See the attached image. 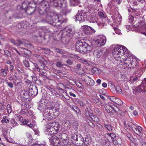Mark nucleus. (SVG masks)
<instances>
[{
  "label": "nucleus",
  "mask_w": 146,
  "mask_h": 146,
  "mask_svg": "<svg viewBox=\"0 0 146 146\" xmlns=\"http://www.w3.org/2000/svg\"><path fill=\"white\" fill-rule=\"evenodd\" d=\"M45 16L44 21L53 25L59 26L64 21V19L62 15L52 11L48 13Z\"/></svg>",
  "instance_id": "f257e3e1"
},
{
  "label": "nucleus",
  "mask_w": 146,
  "mask_h": 146,
  "mask_svg": "<svg viewBox=\"0 0 146 146\" xmlns=\"http://www.w3.org/2000/svg\"><path fill=\"white\" fill-rule=\"evenodd\" d=\"M75 49L76 51L82 54L88 53L92 49V44L89 40L84 42L78 40L76 44Z\"/></svg>",
  "instance_id": "f03ea898"
},
{
  "label": "nucleus",
  "mask_w": 146,
  "mask_h": 146,
  "mask_svg": "<svg viewBox=\"0 0 146 146\" xmlns=\"http://www.w3.org/2000/svg\"><path fill=\"white\" fill-rule=\"evenodd\" d=\"M127 48L123 46L119 45L116 46L113 50V56L115 58H118L123 55V54L125 53Z\"/></svg>",
  "instance_id": "7ed1b4c3"
},
{
  "label": "nucleus",
  "mask_w": 146,
  "mask_h": 146,
  "mask_svg": "<svg viewBox=\"0 0 146 146\" xmlns=\"http://www.w3.org/2000/svg\"><path fill=\"white\" fill-rule=\"evenodd\" d=\"M49 2L51 5L56 7L63 6L66 7L67 5L66 1L64 0H48V2Z\"/></svg>",
  "instance_id": "20e7f679"
},
{
  "label": "nucleus",
  "mask_w": 146,
  "mask_h": 146,
  "mask_svg": "<svg viewBox=\"0 0 146 146\" xmlns=\"http://www.w3.org/2000/svg\"><path fill=\"white\" fill-rule=\"evenodd\" d=\"M87 13L88 14V12H85L83 10L78 11L75 16L76 20L80 21H84L87 17Z\"/></svg>",
  "instance_id": "39448f33"
},
{
  "label": "nucleus",
  "mask_w": 146,
  "mask_h": 146,
  "mask_svg": "<svg viewBox=\"0 0 146 146\" xmlns=\"http://www.w3.org/2000/svg\"><path fill=\"white\" fill-rule=\"evenodd\" d=\"M106 41V37L104 35H100L98 36L95 43L98 46H101L104 45Z\"/></svg>",
  "instance_id": "423d86ee"
},
{
  "label": "nucleus",
  "mask_w": 146,
  "mask_h": 146,
  "mask_svg": "<svg viewBox=\"0 0 146 146\" xmlns=\"http://www.w3.org/2000/svg\"><path fill=\"white\" fill-rule=\"evenodd\" d=\"M136 91L139 92H146V79H144L141 84L135 89Z\"/></svg>",
  "instance_id": "0eeeda50"
},
{
  "label": "nucleus",
  "mask_w": 146,
  "mask_h": 146,
  "mask_svg": "<svg viewBox=\"0 0 146 146\" xmlns=\"http://www.w3.org/2000/svg\"><path fill=\"white\" fill-rule=\"evenodd\" d=\"M28 90L29 96H34L38 94V90L35 86H30Z\"/></svg>",
  "instance_id": "6e6552de"
},
{
  "label": "nucleus",
  "mask_w": 146,
  "mask_h": 146,
  "mask_svg": "<svg viewBox=\"0 0 146 146\" xmlns=\"http://www.w3.org/2000/svg\"><path fill=\"white\" fill-rule=\"evenodd\" d=\"M49 142L53 146H58L59 145L60 141L58 137L54 135L49 138Z\"/></svg>",
  "instance_id": "1a4fd4ad"
},
{
  "label": "nucleus",
  "mask_w": 146,
  "mask_h": 146,
  "mask_svg": "<svg viewBox=\"0 0 146 146\" xmlns=\"http://www.w3.org/2000/svg\"><path fill=\"white\" fill-rule=\"evenodd\" d=\"M46 126V127L45 129L47 132L46 133V134L48 135H51L55 134L58 131L57 130H55V129L52 126H49V123Z\"/></svg>",
  "instance_id": "9d476101"
},
{
  "label": "nucleus",
  "mask_w": 146,
  "mask_h": 146,
  "mask_svg": "<svg viewBox=\"0 0 146 146\" xmlns=\"http://www.w3.org/2000/svg\"><path fill=\"white\" fill-rule=\"evenodd\" d=\"M8 72V67L7 66L5 65L4 68L0 70V74L2 76L5 77L7 76Z\"/></svg>",
  "instance_id": "9b49d317"
},
{
  "label": "nucleus",
  "mask_w": 146,
  "mask_h": 146,
  "mask_svg": "<svg viewBox=\"0 0 146 146\" xmlns=\"http://www.w3.org/2000/svg\"><path fill=\"white\" fill-rule=\"evenodd\" d=\"M110 100L113 102L119 105H121L123 104L122 101L120 99L114 96L109 97Z\"/></svg>",
  "instance_id": "f8f14e48"
},
{
  "label": "nucleus",
  "mask_w": 146,
  "mask_h": 146,
  "mask_svg": "<svg viewBox=\"0 0 146 146\" xmlns=\"http://www.w3.org/2000/svg\"><path fill=\"white\" fill-rule=\"evenodd\" d=\"M142 128L139 126H135L134 129L133 130L134 132L137 135L140 136H142L143 135V131L142 130Z\"/></svg>",
  "instance_id": "ddd939ff"
},
{
  "label": "nucleus",
  "mask_w": 146,
  "mask_h": 146,
  "mask_svg": "<svg viewBox=\"0 0 146 146\" xmlns=\"http://www.w3.org/2000/svg\"><path fill=\"white\" fill-rule=\"evenodd\" d=\"M129 58V60L130 61V64L132 65V66H136V65L139 60L138 58L133 56H130Z\"/></svg>",
  "instance_id": "4468645a"
},
{
  "label": "nucleus",
  "mask_w": 146,
  "mask_h": 146,
  "mask_svg": "<svg viewBox=\"0 0 146 146\" xmlns=\"http://www.w3.org/2000/svg\"><path fill=\"white\" fill-rule=\"evenodd\" d=\"M98 48H94L93 53L95 56L97 58H100L102 55V53L101 51V50H99Z\"/></svg>",
  "instance_id": "2eb2a0df"
},
{
  "label": "nucleus",
  "mask_w": 146,
  "mask_h": 146,
  "mask_svg": "<svg viewBox=\"0 0 146 146\" xmlns=\"http://www.w3.org/2000/svg\"><path fill=\"white\" fill-rule=\"evenodd\" d=\"M82 29L83 32L86 35L90 34V31L91 29V27L87 25L83 26L82 27Z\"/></svg>",
  "instance_id": "dca6fc26"
},
{
  "label": "nucleus",
  "mask_w": 146,
  "mask_h": 146,
  "mask_svg": "<svg viewBox=\"0 0 146 146\" xmlns=\"http://www.w3.org/2000/svg\"><path fill=\"white\" fill-rule=\"evenodd\" d=\"M75 33L74 28L73 27H69L66 30V35L69 36H72Z\"/></svg>",
  "instance_id": "f3484780"
},
{
  "label": "nucleus",
  "mask_w": 146,
  "mask_h": 146,
  "mask_svg": "<svg viewBox=\"0 0 146 146\" xmlns=\"http://www.w3.org/2000/svg\"><path fill=\"white\" fill-rule=\"evenodd\" d=\"M49 125L52 126L55 129V130L58 131L60 127V125L57 122H54L52 123H49Z\"/></svg>",
  "instance_id": "a211bd4d"
},
{
  "label": "nucleus",
  "mask_w": 146,
  "mask_h": 146,
  "mask_svg": "<svg viewBox=\"0 0 146 146\" xmlns=\"http://www.w3.org/2000/svg\"><path fill=\"white\" fill-rule=\"evenodd\" d=\"M105 108L106 110L108 112L113 113L115 111L114 108L109 105H106L105 106Z\"/></svg>",
  "instance_id": "6ab92c4d"
},
{
  "label": "nucleus",
  "mask_w": 146,
  "mask_h": 146,
  "mask_svg": "<svg viewBox=\"0 0 146 146\" xmlns=\"http://www.w3.org/2000/svg\"><path fill=\"white\" fill-rule=\"evenodd\" d=\"M84 141V139L81 135L80 134H79L78 138L77 140H76V141H77V143L79 144V145H81L83 144Z\"/></svg>",
  "instance_id": "aec40b11"
},
{
  "label": "nucleus",
  "mask_w": 146,
  "mask_h": 146,
  "mask_svg": "<svg viewBox=\"0 0 146 146\" xmlns=\"http://www.w3.org/2000/svg\"><path fill=\"white\" fill-rule=\"evenodd\" d=\"M91 142V139L90 136L89 135H87L85 138V140L84 142V145L86 146H88L90 144Z\"/></svg>",
  "instance_id": "412c9836"
},
{
  "label": "nucleus",
  "mask_w": 146,
  "mask_h": 146,
  "mask_svg": "<svg viewBox=\"0 0 146 146\" xmlns=\"http://www.w3.org/2000/svg\"><path fill=\"white\" fill-rule=\"evenodd\" d=\"M58 146H71L70 144H68V141L67 140H62L59 143Z\"/></svg>",
  "instance_id": "4be33fe9"
},
{
  "label": "nucleus",
  "mask_w": 146,
  "mask_h": 146,
  "mask_svg": "<svg viewBox=\"0 0 146 146\" xmlns=\"http://www.w3.org/2000/svg\"><path fill=\"white\" fill-rule=\"evenodd\" d=\"M70 5L75 6L78 5L80 3V0H69Z\"/></svg>",
  "instance_id": "5701e85b"
},
{
  "label": "nucleus",
  "mask_w": 146,
  "mask_h": 146,
  "mask_svg": "<svg viewBox=\"0 0 146 146\" xmlns=\"http://www.w3.org/2000/svg\"><path fill=\"white\" fill-rule=\"evenodd\" d=\"M104 127L109 131H112L113 127L110 124H107L106 123H104Z\"/></svg>",
  "instance_id": "b1692460"
},
{
  "label": "nucleus",
  "mask_w": 146,
  "mask_h": 146,
  "mask_svg": "<svg viewBox=\"0 0 146 146\" xmlns=\"http://www.w3.org/2000/svg\"><path fill=\"white\" fill-rule=\"evenodd\" d=\"M107 135L111 137L113 143H115V144H116V143L117 141L115 139V138L116 137V135L113 133H108L107 134Z\"/></svg>",
  "instance_id": "393cba45"
},
{
  "label": "nucleus",
  "mask_w": 146,
  "mask_h": 146,
  "mask_svg": "<svg viewBox=\"0 0 146 146\" xmlns=\"http://www.w3.org/2000/svg\"><path fill=\"white\" fill-rule=\"evenodd\" d=\"M61 90L62 92V93L61 94L62 96L66 99L67 100H69L70 97L66 92L64 91L63 89H61Z\"/></svg>",
  "instance_id": "a878e982"
},
{
  "label": "nucleus",
  "mask_w": 146,
  "mask_h": 146,
  "mask_svg": "<svg viewBox=\"0 0 146 146\" xmlns=\"http://www.w3.org/2000/svg\"><path fill=\"white\" fill-rule=\"evenodd\" d=\"M61 140H67V134L65 133H61L59 135Z\"/></svg>",
  "instance_id": "bb28decb"
},
{
  "label": "nucleus",
  "mask_w": 146,
  "mask_h": 146,
  "mask_svg": "<svg viewBox=\"0 0 146 146\" xmlns=\"http://www.w3.org/2000/svg\"><path fill=\"white\" fill-rule=\"evenodd\" d=\"M46 107L45 104L43 103L40 104L38 107V109L40 111H42Z\"/></svg>",
  "instance_id": "cd10ccee"
},
{
  "label": "nucleus",
  "mask_w": 146,
  "mask_h": 146,
  "mask_svg": "<svg viewBox=\"0 0 146 146\" xmlns=\"http://www.w3.org/2000/svg\"><path fill=\"white\" fill-rule=\"evenodd\" d=\"M79 134L77 133L73 134L72 136V139L74 141H76L78 138Z\"/></svg>",
  "instance_id": "c85d7f7f"
},
{
  "label": "nucleus",
  "mask_w": 146,
  "mask_h": 146,
  "mask_svg": "<svg viewBox=\"0 0 146 146\" xmlns=\"http://www.w3.org/2000/svg\"><path fill=\"white\" fill-rule=\"evenodd\" d=\"M50 108L52 110L55 111L56 112L59 109V107L58 106V104H56L54 106H52L50 107Z\"/></svg>",
  "instance_id": "c756f323"
},
{
  "label": "nucleus",
  "mask_w": 146,
  "mask_h": 146,
  "mask_svg": "<svg viewBox=\"0 0 146 146\" xmlns=\"http://www.w3.org/2000/svg\"><path fill=\"white\" fill-rule=\"evenodd\" d=\"M22 93L23 94V97L25 98L26 99L29 96L28 95V94H29V92L28 93L27 91H25V90L23 91Z\"/></svg>",
  "instance_id": "7c9ffc66"
},
{
  "label": "nucleus",
  "mask_w": 146,
  "mask_h": 146,
  "mask_svg": "<svg viewBox=\"0 0 146 146\" xmlns=\"http://www.w3.org/2000/svg\"><path fill=\"white\" fill-rule=\"evenodd\" d=\"M2 123H8L9 122V119L7 118V117L6 116L3 117V119L1 121Z\"/></svg>",
  "instance_id": "2f4dec72"
},
{
  "label": "nucleus",
  "mask_w": 146,
  "mask_h": 146,
  "mask_svg": "<svg viewBox=\"0 0 146 146\" xmlns=\"http://www.w3.org/2000/svg\"><path fill=\"white\" fill-rule=\"evenodd\" d=\"M72 109L76 113H79L80 112V109L77 107L76 106H73L72 108Z\"/></svg>",
  "instance_id": "473e14b6"
},
{
  "label": "nucleus",
  "mask_w": 146,
  "mask_h": 146,
  "mask_svg": "<svg viewBox=\"0 0 146 146\" xmlns=\"http://www.w3.org/2000/svg\"><path fill=\"white\" fill-rule=\"evenodd\" d=\"M56 66L58 67H62L64 66H68L66 64H62L61 62H58L56 63Z\"/></svg>",
  "instance_id": "72a5a7b5"
},
{
  "label": "nucleus",
  "mask_w": 146,
  "mask_h": 146,
  "mask_svg": "<svg viewBox=\"0 0 146 146\" xmlns=\"http://www.w3.org/2000/svg\"><path fill=\"white\" fill-rule=\"evenodd\" d=\"M7 110L8 113H10L12 112V110L11 106L8 104L7 106Z\"/></svg>",
  "instance_id": "f704fd0d"
},
{
  "label": "nucleus",
  "mask_w": 146,
  "mask_h": 146,
  "mask_svg": "<svg viewBox=\"0 0 146 146\" xmlns=\"http://www.w3.org/2000/svg\"><path fill=\"white\" fill-rule=\"evenodd\" d=\"M40 76L44 80H45V79L47 78V77L45 74H43L42 73H40L39 74Z\"/></svg>",
  "instance_id": "c9c22d12"
},
{
  "label": "nucleus",
  "mask_w": 146,
  "mask_h": 146,
  "mask_svg": "<svg viewBox=\"0 0 146 146\" xmlns=\"http://www.w3.org/2000/svg\"><path fill=\"white\" fill-rule=\"evenodd\" d=\"M94 121L98 122L99 121V119L98 118L96 115H94L91 118Z\"/></svg>",
  "instance_id": "e433bc0d"
},
{
  "label": "nucleus",
  "mask_w": 146,
  "mask_h": 146,
  "mask_svg": "<svg viewBox=\"0 0 146 146\" xmlns=\"http://www.w3.org/2000/svg\"><path fill=\"white\" fill-rule=\"evenodd\" d=\"M10 121L11 123L13 125V126L18 125L17 123L15 121V120L14 119H11Z\"/></svg>",
  "instance_id": "4c0bfd02"
},
{
  "label": "nucleus",
  "mask_w": 146,
  "mask_h": 146,
  "mask_svg": "<svg viewBox=\"0 0 146 146\" xmlns=\"http://www.w3.org/2000/svg\"><path fill=\"white\" fill-rule=\"evenodd\" d=\"M116 91L119 93H121L122 92V90L121 88L119 86H117L116 87Z\"/></svg>",
  "instance_id": "58836bf2"
},
{
  "label": "nucleus",
  "mask_w": 146,
  "mask_h": 146,
  "mask_svg": "<svg viewBox=\"0 0 146 146\" xmlns=\"http://www.w3.org/2000/svg\"><path fill=\"white\" fill-rule=\"evenodd\" d=\"M4 54L7 56L10 57L11 56V52L7 50H4Z\"/></svg>",
  "instance_id": "ea45409f"
},
{
  "label": "nucleus",
  "mask_w": 146,
  "mask_h": 146,
  "mask_svg": "<svg viewBox=\"0 0 146 146\" xmlns=\"http://www.w3.org/2000/svg\"><path fill=\"white\" fill-rule=\"evenodd\" d=\"M96 18L97 17L94 15H92L90 17V19L92 22H94Z\"/></svg>",
  "instance_id": "a19ab883"
},
{
  "label": "nucleus",
  "mask_w": 146,
  "mask_h": 146,
  "mask_svg": "<svg viewBox=\"0 0 146 146\" xmlns=\"http://www.w3.org/2000/svg\"><path fill=\"white\" fill-rule=\"evenodd\" d=\"M23 63L24 65L27 67H29V64L28 61L25 60L23 61Z\"/></svg>",
  "instance_id": "79ce46f5"
},
{
  "label": "nucleus",
  "mask_w": 146,
  "mask_h": 146,
  "mask_svg": "<svg viewBox=\"0 0 146 146\" xmlns=\"http://www.w3.org/2000/svg\"><path fill=\"white\" fill-rule=\"evenodd\" d=\"M90 82L88 84L90 86H93L94 84V81L90 78Z\"/></svg>",
  "instance_id": "37998d69"
},
{
  "label": "nucleus",
  "mask_w": 146,
  "mask_h": 146,
  "mask_svg": "<svg viewBox=\"0 0 146 146\" xmlns=\"http://www.w3.org/2000/svg\"><path fill=\"white\" fill-rule=\"evenodd\" d=\"M23 44V43L20 40H17L16 41L15 45L18 46Z\"/></svg>",
  "instance_id": "c03bdc74"
},
{
  "label": "nucleus",
  "mask_w": 146,
  "mask_h": 146,
  "mask_svg": "<svg viewBox=\"0 0 146 146\" xmlns=\"http://www.w3.org/2000/svg\"><path fill=\"white\" fill-rule=\"evenodd\" d=\"M72 125L73 126H75V128L77 129V127L78 125V122L76 121H74L72 122Z\"/></svg>",
  "instance_id": "a18cd8bd"
},
{
  "label": "nucleus",
  "mask_w": 146,
  "mask_h": 146,
  "mask_svg": "<svg viewBox=\"0 0 146 146\" xmlns=\"http://www.w3.org/2000/svg\"><path fill=\"white\" fill-rule=\"evenodd\" d=\"M56 52L61 54H64L65 53L64 51L63 50H61L58 48L56 49Z\"/></svg>",
  "instance_id": "49530a36"
},
{
  "label": "nucleus",
  "mask_w": 146,
  "mask_h": 146,
  "mask_svg": "<svg viewBox=\"0 0 146 146\" xmlns=\"http://www.w3.org/2000/svg\"><path fill=\"white\" fill-rule=\"evenodd\" d=\"M5 106L4 105L3 102L0 103V109L1 110H3L4 109Z\"/></svg>",
  "instance_id": "de8ad7c7"
},
{
  "label": "nucleus",
  "mask_w": 146,
  "mask_h": 146,
  "mask_svg": "<svg viewBox=\"0 0 146 146\" xmlns=\"http://www.w3.org/2000/svg\"><path fill=\"white\" fill-rule=\"evenodd\" d=\"M41 29L42 31L44 33H47L48 32V29H47L45 27H43L41 28Z\"/></svg>",
  "instance_id": "09e8293b"
},
{
  "label": "nucleus",
  "mask_w": 146,
  "mask_h": 146,
  "mask_svg": "<svg viewBox=\"0 0 146 146\" xmlns=\"http://www.w3.org/2000/svg\"><path fill=\"white\" fill-rule=\"evenodd\" d=\"M129 20L130 23L133 22L134 20V17L132 15L129 16Z\"/></svg>",
  "instance_id": "8fccbe9b"
},
{
  "label": "nucleus",
  "mask_w": 146,
  "mask_h": 146,
  "mask_svg": "<svg viewBox=\"0 0 146 146\" xmlns=\"http://www.w3.org/2000/svg\"><path fill=\"white\" fill-rule=\"evenodd\" d=\"M29 121L27 120L24 119L23 121L22 122V125H25L27 124V123H29Z\"/></svg>",
  "instance_id": "3c124183"
},
{
  "label": "nucleus",
  "mask_w": 146,
  "mask_h": 146,
  "mask_svg": "<svg viewBox=\"0 0 146 146\" xmlns=\"http://www.w3.org/2000/svg\"><path fill=\"white\" fill-rule=\"evenodd\" d=\"M99 16L100 18H102L104 17V15L103 13L100 11L98 13Z\"/></svg>",
  "instance_id": "603ef678"
},
{
  "label": "nucleus",
  "mask_w": 146,
  "mask_h": 146,
  "mask_svg": "<svg viewBox=\"0 0 146 146\" xmlns=\"http://www.w3.org/2000/svg\"><path fill=\"white\" fill-rule=\"evenodd\" d=\"M115 17L116 19H120L122 18L121 15L118 13L115 15Z\"/></svg>",
  "instance_id": "864d4df0"
},
{
  "label": "nucleus",
  "mask_w": 146,
  "mask_h": 146,
  "mask_svg": "<svg viewBox=\"0 0 146 146\" xmlns=\"http://www.w3.org/2000/svg\"><path fill=\"white\" fill-rule=\"evenodd\" d=\"M8 79L9 80L12 81L15 80V77H13L12 75H10L8 78Z\"/></svg>",
  "instance_id": "5fc2aeb1"
},
{
  "label": "nucleus",
  "mask_w": 146,
  "mask_h": 146,
  "mask_svg": "<svg viewBox=\"0 0 146 146\" xmlns=\"http://www.w3.org/2000/svg\"><path fill=\"white\" fill-rule=\"evenodd\" d=\"M99 70V69L96 67H94L92 68V70L93 72H96L98 71Z\"/></svg>",
  "instance_id": "6e6d98bb"
},
{
  "label": "nucleus",
  "mask_w": 146,
  "mask_h": 146,
  "mask_svg": "<svg viewBox=\"0 0 146 146\" xmlns=\"http://www.w3.org/2000/svg\"><path fill=\"white\" fill-rule=\"evenodd\" d=\"M21 8L23 9H26V7H27V5L26 4L25 2H23L22 4Z\"/></svg>",
  "instance_id": "4d7b16f0"
},
{
  "label": "nucleus",
  "mask_w": 146,
  "mask_h": 146,
  "mask_svg": "<svg viewBox=\"0 0 146 146\" xmlns=\"http://www.w3.org/2000/svg\"><path fill=\"white\" fill-rule=\"evenodd\" d=\"M79 104H80V106L82 107H83L84 106V103L83 102V101L82 100H79L78 102Z\"/></svg>",
  "instance_id": "13d9d810"
},
{
  "label": "nucleus",
  "mask_w": 146,
  "mask_h": 146,
  "mask_svg": "<svg viewBox=\"0 0 146 146\" xmlns=\"http://www.w3.org/2000/svg\"><path fill=\"white\" fill-rule=\"evenodd\" d=\"M7 86H8L10 88H12L13 87V83L11 82H9L7 84Z\"/></svg>",
  "instance_id": "bf43d9fd"
},
{
  "label": "nucleus",
  "mask_w": 146,
  "mask_h": 146,
  "mask_svg": "<svg viewBox=\"0 0 146 146\" xmlns=\"http://www.w3.org/2000/svg\"><path fill=\"white\" fill-rule=\"evenodd\" d=\"M14 76H15V80H13V83L14 84V85H15V86L16 85V84H17V81L18 80H17L18 78H17V76L15 75Z\"/></svg>",
  "instance_id": "052dcab7"
},
{
  "label": "nucleus",
  "mask_w": 146,
  "mask_h": 146,
  "mask_svg": "<svg viewBox=\"0 0 146 146\" xmlns=\"http://www.w3.org/2000/svg\"><path fill=\"white\" fill-rule=\"evenodd\" d=\"M88 125L92 127L93 128L95 126L94 124L91 121L89 122L88 123Z\"/></svg>",
  "instance_id": "680f3d73"
},
{
  "label": "nucleus",
  "mask_w": 146,
  "mask_h": 146,
  "mask_svg": "<svg viewBox=\"0 0 146 146\" xmlns=\"http://www.w3.org/2000/svg\"><path fill=\"white\" fill-rule=\"evenodd\" d=\"M138 80V78L137 77H135L133 79H131V82L132 83H133L135 81L137 80Z\"/></svg>",
  "instance_id": "e2e57ef3"
},
{
  "label": "nucleus",
  "mask_w": 146,
  "mask_h": 146,
  "mask_svg": "<svg viewBox=\"0 0 146 146\" xmlns=\"http://www.w3.org/2000/svg\"><path fill=\"white\" fill-rule=\"evenodd\" d=\"M66 62L68 64L70 65H72L73 63L72 61L70 59H68Z\"/></svg>",
  "instance_id": "0e129e2a"
},
{
  "label": "nucleus",
  "mask_w": 146,
  "mask_h": 146,
  "mask_svg": "<svg viewBox=\"0 0 146 146\" xmlns=\"http://www.w3.org/2000/svg\"><path fill=\"white\" fill-rule=\"evenodd\" d=\"M14 66L13 65L11 64L10 65L9 70L11 71L12 72L14 70Z\"/></svg>",
  "instance_id": "69168bd1"
},
{
  "label": "nucleus",
  "mask_w": 146,
  "mask_h": 146,
  "mask_svg": "<svg viewBox=\"0 0 146 146\" xmlns=\"http://www.w3.org/2000/svg\"><path fill=\"white\" fill-rule=\"evenodd\" d=\"M22 83L21 81L20 80L19 82H17V84L15 86H21V83Z\"/></svg>",
  "instance_id": "338daca9"
},
{
  "label": "nucleus",
  "mask_w": 146,
  "mask_h": 146,
  "mask_svg": "<svg viewBox=\"0 0 146 146\" xmlns=\"http://www.w3.org/2000/svg\"><path fill=\"white\" fill-rule=\"evenodd\" d=\"M27 125L30 128H32L33 127V125L29 121V123H27Z\"/></svg>",
  "instance_id": "774afa93"
}]
</instances>
